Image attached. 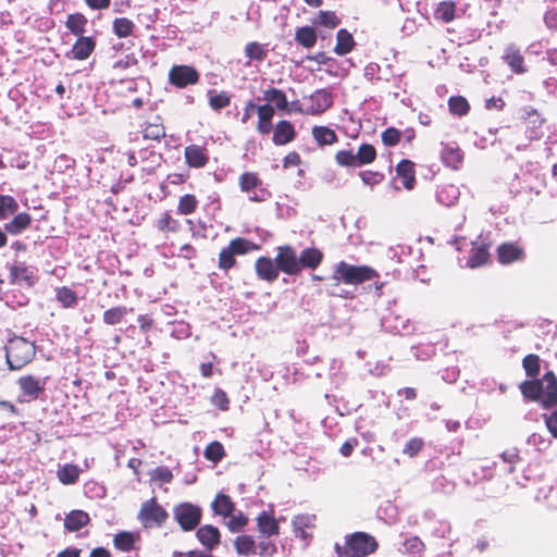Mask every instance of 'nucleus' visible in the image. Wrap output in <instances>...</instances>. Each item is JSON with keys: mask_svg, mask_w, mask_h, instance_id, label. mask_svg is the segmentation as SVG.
<instances>
[{"mask_svg": "<svg viewBox=\"0 0 557 557\" xmlns=\"http://www.w3.org/2000/svg\"><path fill=\"white\" fill-rule=\"evenodd\" d=\"M528 401H536L543 409L557 407V376L547 371L542 379L525 380L519 385Z\"/></svg>", "mask_w": 557, "mask_h": 557, "instance_id": "f257e3e1", "label": "nucleus"}, {"mask_svg": "<svg viewBox=\"0 0 557 557\" xmlns=\"http://www.w3.org/2000/svg\"><path fill=\"white\" fill-rule=\"evenodd\" d=\"M379 543L374 536L366 532H354L344 537V543L334 546L337 557H368L376 552Z\"/></svg>", "mask_w": 557, "mask_h": 557, "instance_id": "f03ea898", "label": "nucleus"}, {"mask_svg": "<svg viewBox=\"0 0 557 557\" xmlns=\"http://www.w3.org/2000/svg\"><path fill=\"white\" fill-rule=\"evenodd\" d=\"M377 151L371 144H362L355 152L354 148L339 149L334 154L336 164L341 168H362L376 160Z\"/></svg>", "mask_w": 557, "mask_h": 557, "instance_id": "7ed1b4c3", "label": "nucleus"}, {"mask_svg": "<svg viewBox=\"0 0 557 557\" xmlns=\"http://www.w3.org/2000/svg\"><path fill=\"white\" fill-rule=\"evenodd\" d=\"M35 344L24 337L14 336L5 345V360L10 370H21L35 357Z\"/></svg>", "mask_w": 557, "mask_h": 557, "instance_id": "20e7f679", "label": "nucleus"}, {"mask_svg": "<svg viewBox=\"0 0 557 557\" xmlns=\"http://www.w3.org/2000/svg\"><path fill=\"white\" fill-rule=\"evenodd\" d=\"M379 277L376 270L369 265H354L339 261L334 270L333 280L347 285H359Z\"/></svg>", "mask_w": 557, "mask_h": 557, "instance_id": "39448f33", "label": "nucleus"}, {"mask_svg": "<svg viewBox=\"0 0 557 557\" xmlns=\"http://www.w3.org/2000/svg\"><path fill=\"white\" fill-rule=\"evenodd\" d=\"M259 249V245L245 237L233 238L226 247L221 249L218 267L222 271L226 272L236 265V256H244Z\"/></svg>", "mask_w": 557, "mask_h": 557, "instance_id": "423d86ee", "label": "nucleus"}, {"mask_svg": "<svg viewBox=\"0 0 557 557\" xmlns=\"http://www.w3.org/2000/svg\"><path fill=\"white\" fill-rule=\"evenodd\" d=\"M173 517L184 532H190L200 524L202 509L199 505L184 502L173 508Z\"/></svg>", "mask_w": 557, "mask_h": 557, "instance_id": "0eeeda50", "label": "nucleus"}, {"mask_svg": "<svg viewBox=\"0 0 557 557\" xmlns=\"http://www.w3.org/2000/svg\"><path fill=\"white\" fill-rule=\"evenodd\" d=\"M145 529L160 528L169 518L168 511L152 497L141 504L137 516Z\"/></svg>", "mask_w": 557, "mask_h": 557, "instance_id": "6e6552de", "label": "nucleus"}, {"mask_svg": "<svg viewBox=\"0 0 557 557\" xmlns=\"http://www.w3.org/2000/svg\"><path fill=\"white\" fill-rule=\"evenodd\" d=\"M238 185L243 193L249 195L252 202H263L271 198V191L262 186V180L256 172H244L238 177Z\"/></svg>", "mask_w": 557, "mask_h": 557, "instance_id": "1a4fd4ad", "label": "nucleus"}, {"mask_svg": "<svg viewBox=\"0 0 557 557\" xmlns=\"http://www.w3.org/2000/svg\"><path fill=\"white\" fill-rule=\"evenodd\" d=\"M200 74L196 67L191 65L175 64L168 73L169 83L180 89L199 83Z\"/></svg>", "mask_w": 557, "mask_h": 557, "instance_id": "9d476101", "label": "nucleus"}, {"mask_svg": "<svg viewBox=\"0 0 557 557\" xmlns=\"http://www.w3.org/2000/svg\"><path fill=\"white\" fill-rule=\"evenodd\" d=\"M275 261L280 272L296 276L300 274L299 260L296 250L290 245L276 248Z\"/></svg>", "mask_w": 557, "mask_h": 557, "instance_id": "9b49d317", "label": "nucleus"}, {"mask_svg": "<svg viewBox=\"0 0 557 557\" xmlns=\"http://www.w3.org/2000/svg\"><path fill=\"white\" fill-rule=\"evenodd\" d=\"M9 281L11 284H24L32 287L37 282L35 270L24 261H14L9 267Z\"/></svg>", "mask_w": 557, "mask_h": 557, "instance_id": "f8f14e48", "label": "nucleus"}, {"mask_svg": "<svg viewBox=\"0 0 557 557\" xmlns=\"http://www.w3.org/2000/svg\"><path fill=\"white\" fill-rule=\"evenodd\" d=\"M17 385L26 401H32L38 399L40 394L45 392L46 382L35 375L27 374L18 377Z\"/></svg>", "mask_w": 557, "mask_h": 557, "instance_id": "ddd939ff", "label": "nucleus"}, {"mask_svg": "<svg viewBox=\"0 0 557 557\" xmlns=\"http://www.w3.org/2000/svg\"><path fill=\"white\" fill-rule=\"evenodd\" d=\"M497 260L503 265H508L525 258L524 249L517 243H503L497 247Z\"/></svg>", "mask_w": 557, "mask_h": 557, "instance_id": "4468645a", "label": "nucleus"}, {"mask_svg": "<svg viewBox=\"0 0 557 557\" xmlns=\"http://www.w3.org/2000/svg\"><path fill=\"white\" fill-rule=\"evenodd\" d=\"M184 159L189 168L202 169L209 163V152L205 145H188L184 149Z\"/></svg>", "mask_w": 557, "mask_h": 557, "instance_id": "2eb2a0df", "label": "nucleus"}, {"mask_svg": "<svg viewBox=\"0 0 557 557\" xmlns=\"http://www.w3.org/2000/svg\"><path fill=\"white\" fill-rule=\"evenodd\" d=\"M257 531L259 535L278 536L280 523L276 520L274 512L263 510L256 518Z\"/></svg>", "mask_w": 557, "mask_h": 557, "instance_id": "dca6fc26", "label": "nucleus"}, {"mask_svg": "<svg viewBox=\"0 0 557 557\" xmlns=\"http://www.w3.org/2000/svg\"><path fill=\"white\" fill-rule=\"evenodd\" d=\"M255 271L257 276L265 282L272 283L277 280L280 271L277 263L270 257H259L255 262Z\"/></svg>", "mask_w": 557, "mask_h": 557, "instance_id": "f3484780", "label": "nucleus"}, {"mask_svg": "<svg viewBox=\"0 0 557 557\" xmlns=\"http://www.w3.org/2000/svg\"><path fill=\"white\" fill-rule=\"evenodd\" d=\"M196 537L208 552H212L221 543V532L212 524L199 527L196 532Z\"/></svg>", "mask_w": 557, "mask_h": 557, "instance_id": "a211bd4d", "label": "nucleus"}, {"mask_svg": "<svg viewBox=\"0 0 557 557\" xmlns=\"http://www.w3.org/2000/svg\"><path fill=\"white\" fill-rule=\"evenodd\" d=\"M273 129L272 141L275 146H285L295 140L297 133L290 121H278Z\"/></svg>", "mask_w": 557, "mask_h": 557, "instance_id": "6ab92c4d", "label": "nucleus"}, {"mask_svg": "<svg viewBox=\"0 0 557 557\" xmlns=\"http://www.w3.org/2000/svg\"><path fill=\"white\" fill-rule=\"evenodd\" d=\"M503 60L516 74H524L528 71L524 57L515 44H510L506 47Z\"/></svg>", "mask_w": 557, "mask_h": 557, "instance_id": "aec40b11", "label": "nucleus"}, {"mask_svg": "<svg viewBox=\"0 0 557 557\" xmlns=\"http://www.w3.org/2000/svg\"><path fill=\"white\" fill-rule=\"evenodd\" d=\"M12 219L4 223V231L11 236H17L30 227L33 218L26 212H16Z\"/></svg>", "mask_w": 557, "mask_h": 557, "instance_id": "412c9836", "label": "nucleus"}, {"mask_svg": "<svg viewBox=\"0 0 557 557\" xmlns=\"http://www.w3.org/2000/svg\"><path fill=\"white\" fill-rule=\"evenodd\" d=\"M139 541L140 534L131 531H119L112 539L114 548L122 553H131L134 550Z\"/></svg>", "mask_w": 557, "mask_h": 557, "instance_id": "4be33fe9", "label": "nucleus"}, {"mask_svg": "<svg viewBox=\"0 0 557 557\" xmlns=\"http://www.w3.org/2000/svg\"><path fill=\"white\" fill-rule=\"evenodd\" d=\"M317 517L312 513H301L294 517L292 524L294 532L297 537L302 540L311 539V534L307 530H313L315 528Z\"/></svg>", "mask_w": 557, "mask_h": 557, "instance_id": "5701e85b", "label": "nucleus"}, {"mask_svg": "<svg viewBox=\"0 0 557 557\" xmlns=\"http://www.w3.org/2000/svg\"><path fill=\"white\" fill-rule=\"evenodd\" d=\"M258 123L256 129L261 135H268L272 128V120L275 114V109L270 103L260 104L257 108Z\"/></svg>", "mask_w": 557, "mask_h": 557, "instance_id": "b1692460", "label": "nucleus"}, {"mask_svg": "<svg viewBox=\"0 0 557 557\" xmlns=\"http://www.w3.org/2000/svg\"><path fill=\"white\" fill-rule=\"evenodd\" d=\"M396 175L401 180L403 186L411 190L416 185V164L408 160L404 159L399 161L396 165Z\"/></svg>", "mask_w": 557, "mask_h": 557, "instance_id": "393cba45", "label": "nucleus"}, {"mask_svg": "<svg viewBox=\"0 0 557 557\" xmlns=\"http://www.w3.org/2000/svg\"><path fill=\"white\" fill-rule=\"evenodd\" d=\"M323 252L317 247H308L298 257L300 273L304 269H317L323 261Z\"/></svg>", "mask_w": 557, "mask_h": 557, "instance_id": "a878e982", "label": "nucleus"}, {"mask_svg": "<svg viewBox=\"0 0 557 557\" xmlns=\"http://www.w3.org/2000/svg\"><path fill=\"white\" fill-rule=\"evenodd\" d=\"M156 228L168 238L181 230V223L170 211H163L154 223Z\"/></svg>", "mask_w": 557, "mask_h": 557, "instance_id": "bb28decb", "label": "nucleus"}, {"mask_svg": "<svg viewBox=\"0 0 557 557\" xmlns=\"http://www.w3.org/2000/svg\"><path fill=\"white\" fill-rule=\"evenodd\" d=\"M441 158L446 166L458 170L463 163L465 154L459 146L445 145L441 152Z\"/></svg>", "mask_w": 557, "mask_h": 557, "instance_id": "cd10ccee", "label": "nucleus"}, {"mask_svg": "<svg viewBox=\"0 0 557 557\" xmlns=\"http://www.w3.org/2000/svg\"><path fill=\"white\" fill-rule=\"evenodd\" d=\"M211 509L214 515L228 518L235 511V503L230 495L218 493L211 503Z\"/></svg>", "mask_w": 557, "mask_h": 557, "instance_id": "c85d7f7f", "label": "nucleus"}, {"mask_svg": "<svg viewBox=\"0 0 557 557\" xmlns=\"http://www.w3.org/2000/svg\"><path fill=\"white\" fill-rule=\"evenodd\" d=\"M311 135L319 147L332 146L338 141L337 134L329 126L315 125L311 129Z\"/></svg>", "mask_w": 557, "mask_h": 557, "instance_id": "c756f323", "label": "nucleus"}, {"mask_svg": "<svg viewBox=\"0 0 557 557\" xmlns=\"http://www.w3.org/2000/svg\"><path fill=\"white\" fill-rule=\"evenodd\" d=\"M233 546L237 555L249 557L257 554V542L252 535L242 534L234 539Z\"/></svg>", "mask_w": 557, "mask_h": 557, "instance_id": "7c9ffc66", "label": "nucleus"}, {"mask_svg": "<svg viewBox=\"0 0 557 557\" xmlns=\"http://www.w3.org/2000/svg\"><path fill=\"white\" fill-rule=\"evenodd\" d=\"M90 517L84 510H72L70 511L64 519V528L69 532H76L89 524Z\"/></svg>", "mask_w": 557, "mask_h": 557, "instance_id": "2f4dec72", "label": "nucleus"}, {"mask_svg": "<svg viewBox=\"0 0 557 557\" xmlns=\"http://www.w3.org/2000/svg\"><path fill=\"white\" fill-rule=\"evenodd\" d=\"M96 41L91 37L78 36L72 47V53L76 60H86L95 50Z\"/></svg>", "mask_w": 557, "mask_h": 557, "instance_id": "473e14b6", "label": "nucleus"}, {"mask_svg": "<svg viewBox=\"0 0 557 557\" xmlns=\"http://www.w3.org/2000/svg\"><path fill=\"white\" fill-rule=\"evenodd\" d=\"M491 258L490 251H488V245L482 244L480 246H473L470 250L467 265L469 268H479L486 263H488Z\"/></svg>", "mask_w": 557, "mask_h": 557, "instance_id": "72a5a7b5", "label": "nucleus"}, {"mask_svg": "<svg viewBox=\"0 0 557 557\" xmlns=\"http://www.w3.org/2000/svg\"><path fill=\"white\" fill-rule=\"evenodd\" d=\"M312 113L321 114L333 104L332 94L326 89H319L312 96Z\"/></svg>", "mask_w": 557, "mask_h": 557, "instance_id": "f704fd0d", "label": "nucleus"}, {"mask_svg": "<svg viewBox=\"0 0 557 557\" xmlns=\"http://www.w3.org/2000/svg\"><path fill=\"white\" fill-rule=\"evenodd\" d=\"M356 42L352 35L345 28H342L336 34V45L334 52L337 55H345L352 51Z\"/></svg>", "mask_w": 557, "mask_h": 557, "instance_id": "c9c22d12", "label": "nucleus"}, {"mask_svg": "<svg viewBox=\"0 0 557 557\" xmlns=\"http://www.w3.org/2000/svg\"><path fill=\"white\" fill-rule=\"evenodd\" d=\"M165 137V128L162 119L156 115L152 121H149L144 129V138L150 140H161Z\"/></svg>", "mask_w": 557, "mask_h": 557, "instance_id": "e433bc0d", "label": "nucleus"}, {"mask_svg": "<svg viewBox=\"0 0 557 557\" xmlns=\"http://www.w3.org/2000/svg\"><path fill=\"white\" fill-rule=\"evenodd\" d=\"M263 96L268 103H274V109L276 108L281 111H289L287 97L283 90L271 87L264 90Z\"/></svg>", "mask_w": 557, "mask_h": 557, "instance_id": "4c0bfd02", "label": "nucleus"}, {"mask_svg": "<svg viewBox=\"0 0 557 557\" xmlns=\"http://www.w3.org/2000/svg\"><path fill=\"white\" fill-rule=\"evenodd\" d=\"M317 39V32L312 26H301L296 29L295 40L306 49L314 47Z\"/></svg>", "mask_w": 557, "mask_h": 557, "instance_id": "58836bf2", "label": "nucleus"}, {"mask_svg": "<svg viewBox=\"0 0 557 557\" xmlns=\"http://www.w3.org/2000/svg\"><path fill=\"white\" fill-rule=\"evenodd\" d=\"M88 23L87 17L83 13L69 14L65 21V27L75 36H82L86 30Z\"/></svg>", "mask_w": 557, "mask_h": 557, "instance_id": "ea45409f", "label": "nucleus"}, {"mask_svg": "<svg viewBox=\"0 0 557 557\" xmlns=\"http://www.w3.org/2000/svg\"><path fill=\"white\" fill-rule=\"evenodd\" d=\"M135 29V23L128 17H116L112 22V30L117 38H127L134 34Z\"/></svg>", "mask_w": 557, "mask_h": 557, "instance_id": "a19ab883", "label": "nucleus"}, {"mask_svg": "<svg viewBox=\"0 0 557 557\" xmlns=\"http://www.w3.org/2000/svg\"><path fill=\"white\" fill-rule=\"evenodd\" d=\"M128 311H132V309H128L125 306L111 307L103 312L102 321L107 325L120 324L121 322L124 321Z\"/></svg>", "mask_w": 557, "mask_h": 557, "instance_id": "79ce46f5", "label": "nucleus"}, {"mask_svg": "<svg viewBox=\"0 0 557 557\" xmlns=\"http://www.w3.org/2000/svg\"><path fill=\"white\" fill-rule=\"evenodd\" d=\"M456 17V3L454 1H442L434 10V18L444 23H450Z\"/></svg>", "mask_w": 557, "mask_h": 557, "instance_id": "37998d69", "label": "nucleus"}, {"mask_svg": "<svg viewBox=\"0 0 557 557\" xmlns=\"http://www.w3.org/2000/svg\"><path fill=\"white\" fill-rule=\"evenodd\" d=\"M81 473V469L78 466L73 463H67L61 467L58 472V479L61 483L65 485L74 484L78 481Z\"/></svg>", "mask_w": 557, "mask_h": 557, "instance_id": "c03bdc74", "label": "nucleus"}, {"mask_svg": "<svg viewBox=\"0 0 557 557\" xmlns=\"http://www.w3.org/2000/svg\"><path fill=\"white\" fill-rule=\"evenodd\" d=\"M208 102L212 110L220 111L231 104V95L227 91L216 92L214 89L208 90Z\"/></svg>", "mask_w": 557, "mask_h": 557, "instance_id": "a18cd8bd", "label": "nucleus"}, {"mask_svg": "<svg viewBox=\"0 0 557 557\" xmlns=\"http://www.w3.org/2000/svg\"><path fill=\"white\" fill-rule=\"evenodd\" d=\"M18 208V202L13 196L0 194V221L15 214Z\"/></svg>", "mask_w": 557, "mask_h": 557, "instance_id": "49530a36", "label": "nucleus"}, {"mask_svg": "<svg viewBox=\"0 0 557 557\" xmlns=\"http://www.w3.org/2000/svg\"><path fill=\"white\" fill-rule=\"evenodd\" d=\"M55 298L65 309L76 307L78 300L76 293L67 286L58 287L55 289Z\"/></svg>", "mask_w": 557, "mask_h": 557, "instance_id": "de8ad7c7", "label": "nucleus"}, {"mask_svg": "<svg viewBox=\"0 0 557 557\" xmlns=\"http://www.w3.org/2000/svg\"><path fill=\"white\" fill-rule=\"evenodd\" d=\"M199 201L193 194H185L178 198L177 213L181 215H190L196 212Z\"/></svg>", "mask_w": 557, "mask_h": 557, "instance_id": "09e8293b", "label": "nucleus"}, {"mask_svg": "<svg viewBox=\"0 0 557 557\" xmlns=\"http://www.w3.org/2000/svg\"><path fill=\"white\" fill-rule=\"evenodd\" d=\"M272 537L273 536L258 535L257 554L260 557H273L277 553L276 543Z\"/></svg>", "mask_w": 557, "mask_h": 557, "instance_id": "8fccbe9b", "label": "nucleus"}, {"mask_svg": "<svg viewBox=\"0 0 557 557\" xmlns=\"http://www.w3.org/2000/svg\"><path fill=\"white\" fill-rule=\"evenodd\" d=\"M449 112L457 116L467 115L470 111V104L468 100L462 96H451L448 99Z\"/></svg>", "mask_w": 557, "mask_h": 557, "instance_id": "3c124183", "label": "nucleus"}, {"mask_svg": "<svg viewBox=\"0 0 557 557\" xmlns=\"http://www.w3.org/2000/svg\"><path fill=\"white\" fill-rule=\"evenodd\" d=\"M522 367L528 377L537 379L541 371V359L535 354H529L522 359Z\"/></svg>", "mask_w": 557, "mask_h": 557, "instance_id": "603ef678", "label": "nucleus"}, {"mask_svg": "<svg viewBox=\"0 0 557 557\" xmlns=\"http://www.w3.org/2000/svg\"><path fill=\"white\" fill-rule=\"evenodd\" d=\"M225 455L224 446L218 441L209 443L203 450L205 458L214 463L220 462Z\"/></svg>", "mask_w": 557, "mask_h": 557, "instance_id": "864d4df0", "label": "nucleus"}, {"mask_svg": "<svg viewBox=\"0 0 557 557\" xmlns=\"http://www.w3.org/2000/svg\"><path fill=\"white\" fill-rule=\"evenodd\" d=\"M245 55L251 61L261 62L267 58L268 51L261 44L250 41L245 47Z\"/></svg>", "mask_w": 557, "mask_h": 557, "instance_id": "5fc2aeb1", "label": "nucleus"}, {"mask_svg": "<svg viewBox=\"0 0 557 557\" xmlns=\"http://www.w3.org/2000/svg\"><path fill=\"white\" fill-rule=\"evenodd\" d=\"M228 518L230 520L226 522V527L232 533L243 531L249 523L248 517L243 511H238L236 515L232 513Z\"/></svg>", "mask_w": 557, "mask_h": 557, "instance_id": "6e6d98bb", "label": "nucleus"}, {"mask_svg": "<svg viewBox=\"0 0 557 557\" xmlns=\"http://www.w3.org/2000/svg\"><path fill=\"white\" fill-rule=\"evenodd\" d=\"M361 182L370 187L381 184L384 181V174L380 171L364 170L358 173Z\"/></svg>", "mask_w": 557, "mask_h": 557, "instance_id": "4d7b16f0", "label": "nucleus"}, {"mask_svg": "<svg viewBox=\"0 0 557 557\" xmlns=\"http://www.w3.org/2000/svg\"><path fill=\"white\" fill-rule=\"evenodd\" d=\"M500 458L504 462L509 465L508 472L513 473L516 470V465L521 462L522 458L519 454L518 448H509L502 453Z\"/></svg>", "mask_w": 557, "mask_h": 557, "instance_id": "13d9d810", "label": "nucleus"}, {"mask_svg": "<svg viewBox=\"0 0 557 557\" xmlns=\"http://www.w3.org/2000/svg\"><path fill=\"white\" fill-rule=\"evenodd\" d=\"M211 404L220 410L226 411L230 409L231 400L223 389L215 388L211 396Z\"/></svg>", "mask_w": 557, "mask_h": 557, "instance_id": "bf43d9fd", "label": "nucleus"}, {"mask_svg": "<svg viewBox=\"0 0 557 557\" xmlns=\"http://www.w3.org/2000/svg\"><path fill=\"white\" fill-rule=\"evenodd\" d=\"M382 143L386 147H394L396 146L401 138V132L397 129L396 127H387L381 135Z\"/></svg>", "mask_w": 557, "mask_h": 557, "instance_id": "052dcab7", "label": "nucleus"}, {"mask_svg": "<svg viewBox=\"0 0 557 557\" xmlns=\"http://www.w3.org/2000/svg\"><path fill=\"white\" fill-rule=\"evenodd\" d=\"M424 442L420 437L410 438L404 446L403 453L408 457H416L423 448Z\"/></svg>", "mask_w": 557, "mask_h": 557, "instance_id": "680f3d73", "label": "nucleus"}, {"mask_svg": "<svg viewBox=\"0 0 557 557\" xmlns=\"http://www.w3.org/2000/svg\"><path fill=\"white\" fill-rule=\"evenodd\" d=\"M319 23L327 28H335L341 24L339 17L333 11H320Z\"/></svg>", "mask_w": 557, "mask_h": 557, "instance_id": "e2e57ef3", "label": "nucleus"}, {"mask_svg": "<svg viewBox=\"0 0 557 557\" xmlns=\"http://www.w3.org/2000/svg\"><path fill=\"white\" fill-rule=\"evenodd\" d=\"M404 548L408 554L419 555L424 549V543L418 536H412L404 542Z\"/></svg>", "mask_w": 557, "mask_h": 557, "instance_id": "0e129e2a", "label": "nucleus"}, {"mask_svg": "<svg viewBox=\"0 0 557 557\" xmlns=\"http://www.w3.org/2000/svg\"><path fill=\"white\" fill-rule=\"evenodd\" d=\"M137 322L139 325V330L143 333H148L156 326V321H154L152 314H149V313L139 314L137 317Z\"/></svg>", "mask_w": 557, "mask_h": 557, "instance_id": "69168bd1", "label": "nucleus"}, {"mask_svg": "<svg viewBox=\"0 0 557 557\" xmlns=\"http://www.w3.org/2000/svg\"><path fill=\"white\" fill-rule=\"evenodd\" d=\"M152 478L162 483H170L173 480V473L168 467H158Z\"/></svg>", "mask_w": 557, "mask_h": 557, "instance_id": "338daca9", "label": "nucleus"}, {"mask_svg": "<svg viewBox=\"0 0 557 557\" xmlns=\"http://www.w3.org/2000/svg\"><path fill=\"white\" fill-rule=\"evenodd\" d=\"M545 424L552 435L557 438V409L550 414H544Z\"/></svg>", "mask_w": 557, "mask_h": 557, "instance_id": "774afa93", "label": "nucleus"}]
</instances>
